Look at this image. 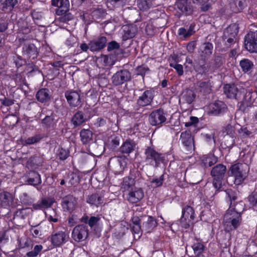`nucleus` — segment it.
Wrapping results in <instances>:
<instances>
[{
	"instance_id": "61",
	"label": "nucleus",
	"mask_w": 257,
	"mask_h": 257,
	"mask_svg": "<svg viewBox=\"0 0 257 257\" xmlns=\"http://www.w3.org/2000/svg\"><path fill=\"white\" fill-rule=\"evenodd\" d=\"M157 28L154 27L153 23L148 24L146 27V31L148 35L153 36L157 32Z\"/></svg>"
},
{
	"instance_id": "8",
	"label": "nucleus",
	"mask_w": 257,
	"mask_h": 257,
	"mask_svg": "<svg viewBox=\"0 0 257 257\" xmlns=\"http://www.w3.org/2000/svg\"><path fill=\"white\" fill-rule=\"evenodd\" d=\"M228 173L229 176L234 177L235 183L237 184H239L246 177V172L243 171L242 165L237 164L232 165Z\"/></svg>"
},
{
	"instance_id": "5",
	"label": "nucleus",
	"mask_w": 257,
	"mask_h": 257,
	"mask_svg": "<svg viewBox=\"0 0 257 257\" xmlns=\"http://www.w3.org/2000/svg\"><path fill=\"white\" fill-rule=\"evenodd\" d=\"M224 93L229 98L240 99L242 93H244L245 89L240 86H237L234 84H226L224 87Z\"/></svg>"
},
{
	"instance_id": "21",
	"label": "nucleus",
	"mask_w": 257,
	"mask_h": 257,
	"mask_svg": "<svg viewBox=\"0 0 257 257\" xmlns=\"http://www.w3.org/2000/svg\"><path fill=\"white\" fill-rule=\"evenodd\" d=\"M14 200L12 194L7 191H4L0 193V206L7 208L11 206Z\"/></svg>"
},
{
	"instance_id": "18",
	"label": "nucleus",
	"mask_w": 257,
	"mask_h": 257,
	"mask_svg": "<svg viewBox=\"0 0 257 257\" xmlns=\"http://www.w3.org/2000/svg\"><path fill=\"white\" fill-rule=\"evenodd\" d=\"M144 196V191L141 188H135L131 190L127 195L126 199L130 203H136L139 202Z\"/></svg>"
},
{
	"instance_id": "9",
	"label": "nucleus",
	"mask_w": 257,
	"mask_h": 257,
	"mask_svg": "<svg viewBox=\"0 0 257 257\" xmlns=\"http://www.w3.org/2000/svg\"><path fill=\"white\" fill-rule=\"evenodd\" d=\"M131 79V72L127 69H123L114 74L111 78V80L114 85L117 86L130 81Z\"/></svg>"
},
{
	"instance_id": "51",
	"label": "nucleus",
	"mask_w": 257,
	"mask_h": 257,
	"mask_svg": "<svg viewBox=\"0 0 257 257\" xmlns=\"http://www.w3.org/2000/svg\"><path fill=\"white\" fill-rule=\"evenodd\" d=\"M167 19L162 16L154 20L153 23L154 24V27L158 29L159 28H162L165 27L167 24Z\"/></svg>"
},
{
	"instance_id": "50",
	"label": "nucleus",
	"mask_w": 257,
	"mask_h": 257,
	"mask_svg": "<svg viewBox=\"0 0 257 257\" xmlns=\"http://www.w3.org/2000/svg\"><path fill=\"white\" fill-rule=\"evenodd\" d=\"M42 158L41 157L34 156L29 159L27 161V165L30 167L40 166L42 165Z\"/></svg>"
},
{
	"instance_id": "15",
	"label": "nucleus",
	"mask_w": 257,
	"mask_h": 257,
	"mask_svg": "<svg viewBox=\"0 0 257 257\" xmlns=\"http://www.w3.org/2000/svg\"><path fill=\"white\" fill-rule=\"evenodd\" d=\"M77 204L76 198L72 195H68L63 198L62 206L64 211L72 212Z\"/></svg>"
},
{
	"instance_id": "36",
	"label": "nucleus",
	"mask_w": 257,
	"mask_h": 257,
	"mask_svg": "<svg viewBox=\"0 0 257 257\" xmlns=\"http://www.w3.org/2000/svg\"><path fill=\"white\" fill-rule=\"evenodd\" d=\"M18 0H0V4L2 6L3 11H12L17 4Z\"/></svg>"
},
{
	"instance_id": "39",
	"label": "nucleus",
	"mask_w": 257,
	"mask_h": 257,
	"mask_svg": "<svg viewBox=\"0 0 257 257\" xmlns=\"http://www.w3.org/2000/svg\"><path fill=\"white\" fill-rule=\"evenodd\" d=\"M202 161L203 164H204V166L207 168L210 167L217 163V158L213 155L210 154L204 156Z\"/></svg>"
},
{
	"instance_id": "48",
	"label": "nucleus",
	"mask_w": 257,
	"mask_h": 257,
	"mask_svg": "<svg viewBox=\"0 0 257 257\" xmlns=\"http://www.w3.org/2000/svg\"><path fill=\"white\" fill-rule=\"evenodd\" d=\"M240 66L243 71L247 72L253 66V62L247 59H244L240 61Z\"/></svg>"
},
{
	"instance_id": "14",
	"label": "nucleus",
	"mask_w": 257,
	"mask_h": 257,
	"mask_svg": "<svg viewBox=\"0 0 257 257\" xmlns=\"http://www.w3.org/2000/svg\"><path fill=\"white\" fill-rule=\"evenodd\" d=\"M68 238V235L65 231H54L51 234V241L53 245L59 246L65 243Z\"/></svg>"
},
{
	"instance_id": "62",
	"label": "nucleus",
	"mask_w": 257,
	"mask_h": 257,
	"mask_svg": "<svg viewBox=\"0 0 257 257\" xmlns=\"http://www.w3.org/2000/svg\"><path fill=\"white\" fill-rule=\"evenodd\" d=\"M194 67L197 69V71H202L204 72L205 70V61L204 59H201L198 63L196 62L193 63Z\"/></svg>"
},
{
	"instance_id": "3",
	"label": "nucleus",
	"mask_w": 257,
	"mask_h": 257,
	"mask_svg": "<svg viewBox=\"0 0 257 257\" xmlns=\"http://www.w3.org/2000/svg\"><path fill=\"white\" fill-rule=\"evenodd\" d=\"M65 97L71 107H76L82 105L83 95L80 90H69L65 92Z\"/></svg>"
},
{
	"instance_id": "28",
	"label": "nucleus",
	"mask_w": 257,
	"mask_h": 257,
	"mask_svg": "<svg viewBox=\"0 0 257 257\" xmlns=\"http://www.w3.org/2000/svg\"><path fill=\"white\" fill-rule=\"evenodd\" d=\"M87 120L86 116L82 111H77L72 117L71 121L75 126H78Z\"/></svg>"
},
{
	"instance_id": "54",
	"label": "nucleus",
	"mask_w": 257,
	"mask_h": 257,
	"mask_svg": "<svg viewBox=\"0 0 257 257\" xmlns=\"http://www.w3.org/2000/svg\"><path fill=\"white\" fill-rule=\"evenodd\" d=\"M164 175H161L159 178H154L151 180L150 183L153 187H159L161 186L164 182Z\"/></svg>"
},
{
	"instance_id": "1",
	"label": "nucleus",
	"mask_w": 257,
	"mask_h": 257,
	"mask_svg": "<svg viewBox=\"0 0 257 257\" xmlns=\"http://www.w3.org/2000/svg\"><path fill=\"white\" fill-rule=\"evenodd\" d=\"M245 205L242 201L233 202L224 216V225L226 231L236 229L241 222V214L244 209Z\"/></svg>"
},
{
	"instance_id": "23",
	"label": "nucleus",
	"mask_w": 257,
	"mask_h": 257,
	"mask_svg": "<svg viewBox=\"0 0 257 257\" xmlns=\"http://www.w3.org/2000/svg\"><path fill=\"white\" fill-rule=\"evenodd\" d=\"M226 110L225 104L221 101H216L210 105V113L217 115Z\"/></svg>"
},
{
	"instance_id": "26",
	"label": "nucleus",
	"mask_w": 257,
	"mask_h": 257,
	"mask_svg": "<svg viewBox=\"0 0 257 257\" xmlns=\"http://www.w3.org/2000/svg\"><path fill=\"white\" fill-rule=\"evenodd\" d=\"M238 28V25L237 24L233 23L230 24L224 30L222 37L233 38H237Z\"/></svg>"
},
{
	"instance_id": "37",
	"label": "nucleus",
	"mask_w": 257,
	"mask_h": 257,
	"mask_svg": "<svg viewBox=\"0 0 257 257\" xmlns=\"http://www.w3.org/2000/svg\"><path fill=\"white\" fill-rule=\"evenodd\" d=\"M80 135L81 140L84 144L89 143L92 140L93 134L89 130L83 129L81 130Z\"/></svg>"
},
{
	"instance_id": "7",
	"label": "nucleus",
	"mask_w": 257,
	"mask_h": 257,
	"mask_svg": "<svg viewBox=\"0 0 257 257\" xmlns=\"http://www.w3.org/2000/svg\"><path fill=\"white\" fill-rule=\"evenodd\" d=\"M245 48L251 53L257 52V31H250L244 38Z\"/></svg>"
},
{
	"instance_id": "55",
	"label": "nucleus",
	"mask_w": 257,
	"mask_h": 257,
	"mask_svg": "<svg viewBox=\"0 0 257 257\" xmlns=\"http://www.w3.org/2000/svg\"><path fill=\"white\" fill-rule=\"evenodd\" d=\"M99 219L100 218L98 217L91 216L89 219L88 220V217H86L82 218V221L85 223H87L89 225L92 227L96 225Z\"/></svg>"
},
{
	"instance_id": "11",
	"label": "nucleus",
	"mask_w": 257,
	"mask_h": 257,
	"mask_svg": "<svg viewBox=\"0 0 257 257\" xmlns=\"http://www.w3.org/2000/svg\"><path fill=\"white\" fill-rule=\"evenodd\" d=\"M149 120L152 125H160L166 120V113L162 109L152 111L149 115Z\"/></svg>"
},
{
	"instance_id": "52",
	"label": "nucleus",
	"mask_w": 257,
	"mask_h": 257,
	"mask_svg": "<svg viewBox=\"0 0 257 257\" xmlns=\"http://www.w3.org/2000/svg\"><path fill=\"white\" fill-rule=\"evenodd\" d=\"M107 143L111 149H114L119 145V139L116 136H111L108 139Z\"/></svg>"
},
{
	"instance_id": "60",
	"label": "nucleus",
	"mask_w": 257,
	"mask_h": 257,
	"mask_svg": "<svg viewBox=\"0 0 257 257\" xmlns=\"http://www.w3.org/2000/svg\"><path fill=\"white\" fill-rule=\"evenodd\" d=\"M60 17L59 19L62 23H67L73 18V15L70 13H65L64 14L59 15Z\"/></svg>"
},
{
	"instance_id": "22",
	"label": "nucleus",
	"mask_w": 257,
	"mask_h": 257,
	"mask_svg": "<svg viewBox=\"0 0 257 257\" xmlns=\"http://www.w3.org/2000/svg\"><path fill=\"white\" fill-rule=\"evenodd\" d=\"M142 219V229L147 232H150L157 225L156 220L151 216H146Z\"/></svg>"
},
{
	"instance_id": "31",
	"label": "nucleus",
	"mask_w": 257,
	"mask_h": 257,
	"mask_svg": "<svg viewBox=\"0 0 257 257\" xmlns=\"http://www.w3.org/2000/svg\"><path fill=\"white\" fill-rule=\"evenodd\" d=\"M196 94L192 89L187 88L181 94V98L186 103L191 104L195 99Z\"/></svg>"
},
{
	"instance_id": "25",
	"label": "nucleus",
	"mask_w": 257,
	"mask_h": 257,
	"mask_svg": "<svg viewBox=\"0 0 257 257\" xmlns=\"http://www.w3.org/2000/svg\"><path fill=\"white\" fill-rule=\"evenodd\" d=\"M180 141L186 147H194V139L189 131H185L181 133Z\"/></svg>"
},
{
	"instance_id": "6",
	"label": "nucleus",
	"mask_w": 257,
	"mask_h": 257,
	"mask_svg": "<svg viewBox=\"0 0 257 257\" xmlns=\"http://www.w3.org/2000/svg\"><path fill=\"white\" fill-rule=\"evenodd\" d=\"M20 45L22 47L23 55L32 59L37 57L38 54L37 48L33 44L24 39H20Z\"/></svg>"
},
{
	"instance_id": "45",
	"label": "nucleus",
	"mask_w": 257,
	"mask_h": 257,
	"mask_svg": "<svg viewBox=\"0 0 257 257\" xmlns=\"http://www.w3.org/2000/svg\"><path fill=\"white\" fill-rule=\"evenodd\" d=\"M69 181L68 184V187L72 186H77L80 182V178L79 175L75 173L72 172L68 175Z\"/></svg>"
},
{
	"instance_id": "17",
	"label": "nucleus",
	"mask_w": 257,
	"mask_h": 257,
	"mask_svg": "<svg viewBox=\"0 0 257 257\" xmlns=\"http://www.w3.org/2000/svg\"><path fill=\"white\" fill-rule=\"evenodd\" d=\"M123 34L122 39L123 41L134 38L138 33V28L137 25L134 24L125 25L122 26Z\"/></svg>"
},
{
	"instance_id": "4",
	"label": "nucleus",
	"mask_w": 257,
	"mask_h": 257,
	"mask_svg": "<svg viewBox=\"0 0 257 257\" xmlns=\"http://www.w3.org/2000/svg\"><path fill=\"white\" fill-rule=\"evenodd\" d=\"M194 211L190 206H186L182 210V215L180 219V225L185 228H188L194 223Z\"/></svg>"
},
{
	"instance_id": "43",
	"label": "nucleus",
	"mask_w": 257,
	"mask_h": 257,
	"mask_svg": "<svg viewBox=\"0 0 257 257\" xmlns=\"http://www.w3.org/2000/svg\"><path fill=\"white\" fill-rule=\"evenodd\" d=\"M87 202L91 205L98 206L102 203V196L98 194H92L88 197Z\"/></svg>"
},
{
	"instance_id": "19",
	"label": "nucleus",
	"mask_w": 257,
	"mask_h": 257,
	"mask_svg": "<svg viewBox=\"0 0 257 257\" xmlns=\"http://www.w3.org/2000/svg\"><path fill=\"white\" fill-rule=\"evenodd\" d=\"M107 40L104 36H101L89 42L90 50L91 51H99L103 49L107 43Z\"/></svg>"
},
{
	"instance_id": "29",
	"label": "nucleus",
	"mask_w": 257,
	"mask_h": 257,
	"mask_svg": "<svg viewBox=\"0 0 257 257\" xmlns=\"http://www.w3.org/2000/svg\"><path fill=\"white\" fill-rule=\"evenodd\" d=\"M252 91L250 90L245 89L244 93H242V97L240 100H241L242 104L244 106H250L253 102L254 98L252 97Z\"/></svg>"
},
{
	"instance_id": "20",
	"label": "nucleus",
	"mask_w": 257,
	"mask_h": 257,
	"mask_svg": "<svg viewBox=\"0 0 257 257\" xmlns=\"http://www.w3.org/2000/svg\"><path fill=\"white\" fill-rule=\"evenodd\" d=\"M55 200L53 197H44L33 205L35 209H45L51 207Z\"/></svg>"
},
{
	"instance_id": "44",
	"label": "nucleus",
	"mask_w": 257,
	"mask_h": 257,
	"mask_svg": "<svg viewBox=\"0 0 257 257\" xmlns=\"http://www.w3.org/2000/svg\"><path fill=\"white\" fill-rule=\"evenodd\" d=\"M132 230L135 233L139 234L142 228V225H141V219L138 216H134L132 219Z\"/></svg>"
},
{
	"instance_id": "16",
	"label": "nucleus",
	"mask_w": 257,
	"mask_h": 257,
	"mask_svg": "<svg viewBox=\"0 0 257 257\" xmlns=\"http://www.w3.org/2000/svg\"><path fill=\"white\" fill-rule=\"evenodd\" d=\"M154 97V91L147 90L139 97L137 104L142 107L149 105L152 102Z\"/></svg>"
},
{
	"instance_id": "38",
	"label": "nucleus",
	"mask_w": 257,
	"mask_h": 257,
	"mask_svg": "<svg viewBox=\"0 0 257 257\" xmlns=\"http://www.w3.org/2000/svg\"><path fill=\"white\" fill-rule=\"evenodd\" d=\"M135 184V181L134 178L130 176L123 178V181L121 183V189L123 191L129 190Z\"/></svg>"
},
{
	"instance_id": "30",
	"label": "nucleus",
	"mask_w": 257,
	"mask_h": 257,
	"mask_svg": "<svg viewBox=\"0 0 257 257\" xmlns=\"http://www.w3.org/2000/svg\"><path fill=\"white\" fill-rule=\"evenodd\" d=\"M191 247L193 252H190L189 254V256L191 257H204V255H201L204 247L202 243L200 242L195 243Z\"/></svg>"
},
{
	"instance_id": "59",
	"label": "nucleus",
	"mask_w": 257,
	"mask_h": 257,
	"mask_svg": "<svg viewBox=\"0 0 257 257\" xmlns=\"http://www.w3.org/2000/svg\"><path fill=\"white\" fill-rule=\"evenodd\" d=\"M248 200L251 206H255L257 204V192H252L248 196Z\"/></svg>"
},
{
	"instance_id": "58",
	"label": "nucleus",
	"mask_w": 257,
	"mask_h": 257,
	"mask_svg": "<svg viewBox=\"0 0 257 257\" xmlns=\"http://www.w3.org/2000/svg\"><path fill=\"white\" fill-rule=\"evenodd\" d=\"M222 40L227 47H230L232 45L235 44L237 41V38L222 37Z\"/></svg>"
},
{
	"instance_id": "49",
	"label": "nucleus",
	"mask_w": 257,
	"mask_h": 257,
	"mask_svg": "<svg viewBox=\"0 0 257 257\" xmlns=\"http://www.w3.org/2000/svg\"><path fill=\"white\" fill-rule=\"evenodd\" d=\"M69 2L68 0H63L56 12L57 15H62L67 12L69 10Z\"/></svg>"
},
{
	"instance_id": "10",
	"label": "nucleus",
	"mask_w": 257,
	"mask_h": 257,
	"mask_svg": "<svg viewBox=\"0 0 257 257\" xmlns=\"http://www.w3.org/2000/svg\"><path fill=\"white\" fill-rule=\"evenodd\" d=\"M109 164L113 169L115 173L122 172L127 164V159L123 157H114L110 159Z\"/></svg>"
},
{
	"instance_id": "42",
	"label": "nucleus",
	"mask_w": 257,
	"mask_h": 257,
	"mask_svg": "<svg viewBox=\"0 0 257 257\" xmlns=\"http://www.w3.org/2000/svg\"><path fill=\"white\" fill-rule=\"evenodd\" d=\"M197 84L199 88V91L203 94H208L211 92V86L209 81H200L198 82Z\"/></svg>"
},
{
	"instance_id": "41",
	"label": "nucleus",
	"mask_w": 257,
	"mask_h": 257,
	"mask_svg": "<svg viewBox=\"0 0 257 257\" xmlns=\"http://www.w3.org/2000/svg\"><path fill=\"white\" fill-rule=\"evenodd\" d=\"M194 25L193 24H191L188 29L181 28L178 30V35L184 38L189 37L194 33Z\"/></svg>"
},
{
	"instance_id": "57",
	"label": "nucleus",
	"mask_w": 257,
	"mask_h": 257,
	"mask_svg": "<svg viewBox=\"0 0 257 257\" xmlns=\"http://www.w3.org/2000/svg\"><path fill=\"white\" fill-rule=\"evenodd\" d=\"M42 137L39 135H36L30 138H28L25 141V143L26 145H32L38 142L42 139Z\"/></svg>"
},
{
	"instance_id": "40",
	"label": "nucleus",
	"mask_w": 257,
	"mask_h": 257,
	"mask_svg": "<svg viewBox=\"0 0 257 257\" xmlns=\"http://www.w3.org/2000/svg\"><path fill=\"white\" fill-rule=\"evenodd\" d=\"M55 123V115L52 113L50 115L46 116V117L42 120L43 127L46 128L53 127Z\"/></svg>"
},
{
	"instance_id": "13",
	"label": "nucleus",
	"mask_w": 257,
	"mask_h": 257,
	"mask_svg": "<svg viewBox=\"0 0 257 257\" xmlns=\"http://www.w3.org/2000/svg\"><path fill=\"white\" fill-rule=\"evenodd\" d=\"M88 234L87 227L83 225H78L73 228L72 237L75 241L80 242L86 239Z\"/></svg>"
},
{
	"instance_id": "53",
	"label": "nucleus",
	"mask_w": 257,
	"mask_h": 257,
	"mask_svg": "<svg viewBox=\"0 0 257 257\" xmlns=\"http://www.w3.org/2000/svg\"><path fill=\"white\" fill-rule=\"evenodd\" d=\"M228 198L229 199L230 205L231 206L233 205V202L237 199V196L235 191L231 189H227L225 191Z\"/></svg>"
},
{
	"instance_id": "12",
	"label": "nucleus",
	"mask_w": 257,
	"mask_h": 257,
	"mask_svg": "<svg viewBox=\"0 0 257 257\" xmlns=\"http://www.w3.org/2000/svg\"><path fill=\"white\" fill-rule=\"evenodd\" d=\"M145 155L146 161L151 165H154L155 162L156 167H157L163 160L162 155L151 147H148L146 149Z\"/></svg>"
},
{
	"instance_id": "34",
	"label": "nucleus",
	"mask_w": 257,
	"mask_h": 257,
	"mask_svg": "<svg viewBox=\"0 0 257 257\" xmlns=\"http://www.w3.org/2000/svg\"><path fill=\"white\" fill-rule=\"evenodd\" d=\"M27 182L32 185L40 184L41 183L40 175L35 171H31L29 173Z\"/></svg>"
},
{
	"instance_id": "63",
	"label": "nucleus",
	"mask_w": 257,
	"mask_h": 257,
	"mask_svg": "<svg viewBox=\"0 0 257 257\" xmlns=\"http://www.w3.org/2000/svg\"><path fill=\"white\" fill-rule=\"evenodd\" d=\"M223 133H225L228 137L234 138V128L231 125H227L223 129Z\"/></svg>"
},
{
	"instance_id": "32",
	"label": "nucleus",
	"mask_w": 257,
	"mask_h": 257,
	"mask_svg": "<svg viewBox=\"0 0 257 257\" xmlns=\"http://www.w3.org/2000/svg\"><path fill=\"white\" fill-rule=\"evenodd\" d=\"M136 144L134 142L126 140L120 148V151L122 154L128 155L132 153L135 149Z\"/></svg>"
},
{
	"instance_id": "33",
	"label": "nucleus",
	"mask_w": 257,
	"mask_h": 257,
	"mask_svg": "<svg viewBox=\"0 0 257 257\" xmlns=\"http://www.w3.org/2000/svg\"><path fill=\"white\" fill-rule=\"evenodd\" d=\"M88 151L94 156H98L103 152L102 145H98L96 142H92L88 146Z\"/></svg>"
},
{
	"instance_id": "27",
	"label": "nucleus",
	"mask_w": 257,
	"mask_h": 257,
	"mask_svg": "<svg viewBox=\"0 0 257 257\" xmlns=\"http://www.w3.org/2000/svg\"><path fill=\"white\" fill-rule=\"evenodd\" d=\"M213 46L212 43L206 42L203 43L200 47L199 50L201 52V56L203 58L210 57L212 54Z\"/></svg>"
},
{
	"instance_id": "64",
	"label": "nucleus",
	"mask_w": 257,
	"mask_h": 257,
	"mask_svg": "<svg viewBox=\"0 0 257 257\" xmlns=\"http://www.w3.org/2000/svg\"><path fill=\"white\" fill-rule=\"evenodd\" d=\"M68 156V152L62 148L59 149L57 152V156L59 159L62 160H65Z\"/></svg>"
},
{
	"instance_id": "47",
	"label": "nucleus",
	"mask_w": 257,
	"mask_h": 257,
	"mask_svg": "<svg viewBox=\"0 0 257 257\" xmlns=\"http://www.w3.org/2000/svg\"><path fill=\"white\" fill-rule=\"evenodd\" d=\"M110 123H111L109 120L106 121V119L99 117L96 119L95 122L94 123V125L97 127H100L104 130H107L110 127Z\"/></svg>"
},
{
	"instance_id": "24",
	"label": "nucleus",
	"mask_w": 257,
	"mask_h": 257,
	"mask_svg": "<svg viewBox=\"0 0 257 257\" xmlns=\"http://www.w3.org/2000/svg\"><path fill=\"white\" fill-rule=\"evenodd\" d=\"M176 6L182 13L186 15H191L193 12V8L191 2L188 0H178Z\"/></svg>"
},
{
	"instance_id": "2",
	"label": "nucleus",
	"mask_w": 257,
	"mask_h": 257,
	"mask_svg": "<svg viewBox=\"0 0 257 257\" xmlns=\"http://www.w3.org/2000/svg\"><path fill=\"white\" fill-rule=\"evenodd\" d=\"M226 172L225 166L219 164L214 166L211 171V175L213 178V186L219 190L222 187V181Z\"/></svg>"
},
{
	"instance_id": "46",
	"label": "nucleus",
	"mask_w": 257,
	"mask_h": 257,
	"mask_svg": "<svg viewBox=\"0 0 257 257\" xmlns=\"http://www.w3.org/2000/svg\"><path fill=\"white\" fill-rule=\"evenodd\" d=\"M154 0H138L139 8L142 11H147L153 5Z\"/></svg>"
},
{
	"instance_id": "35",
	"label": "nucleus",
	"mask_w": 257,
	"mask_h": 257,
	"mask_svg": "<svg viewBox=\"0 0 257 257\" xmlns=\"http://www.w3.org/2000/svg\"><path fill=\"white\" fill-rule=\"evenodd\" d=\"M37 100L42 102H46L50 99L49 93V90L46 88H43L39 90L36 94Z\"/></svg>"
},
{
	"instance_id": "56",
	"label": "nucleus",
	"mask_w": 257,
	"mask_h": 257,
	"mask_svg": "<svg viewBox=\"0 0 257 257\" xmlns=\"http://www.w3.org/2000/svg\"><path fill=\"white\" fill-rule=\"evenodd\" d=\"M43 249V246L42 245H36L34 246V249L28 252L27 254L28 256L30 257H33L37 256Z\"/></svg>"
}]
</instances>
